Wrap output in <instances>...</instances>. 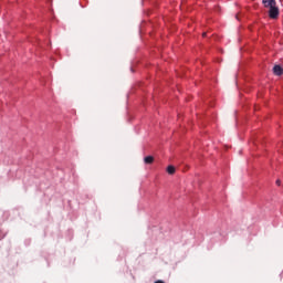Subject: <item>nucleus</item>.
Instances as JSON below:
<instances>
[{"instance_id":"6","label":"nucleus","mask_w":283,"mask_h":283,"mask_svg":"<svg viewBox=\"0 0 283 283\" xmlns=\"http://www.w3.org/2000/svg\"><path fill=\"white\" fill-rule=\"evenodd\" d=\"M276 185H277V187H280V185H282V181L280 179H277Z\"/></svg>"},{"instance_id":"5","label":"nucleus","mask_w":283,"mask_h":283,"mask_svg":"<svg viewBox=\"0 0 283 283\" xmlns=\"http://www.w3.org/2000/svg\"><path fill=\"white\" fill-rule=\"evenodd\" d=\"M167 174H169L170 176H174V174H176V167L168 166L167 167Z\"/></svg>"},{"instance_id":"7","label":"nucleus","mask_w":283,"mask_h":283,"mask_svg":"<svg viewBox=\"0 0 283 283\" xmlns=\"http://www.w3.org/2000/svg\"><path fill=\"white\" fill-rule=\"evenodd\" d=\"M202 36H207V33H203Z\"/></svg>"},{"instance_id":"4","label":"nucleus","mask_w":283,"mask_h":283,"mask_svg":"<svg viewBox=\"0 0 283 283\" xmlns=\"http://www.w3.org/2000/svg\"><path fill=\"white\" fill-rule=\"evenodd\" d=\"M145 165H153L154 164V156H147L144 158Z\"/></svg>"},{"instance_id":"1","label":"nucleus","mask_w":283,"mask_h":283,"mask_svg":"<svg viewBox=\"0 0 283 283\" xmlns=\"http://www.w3.org/2000/svg\"><path fill=\"white\" fill-rule=\"evenodd\" d=\"M269 17L270 19H277L280 17V8L272 7V9L269 10Z\"/></svg>"},{"instance_id":"2","label":"nucleus","mask_w":283,"mask_h":283,"mask_svg":"<svg viewBox=\"0 0 283 283\" xmlns=\"http://www.w3.org/2000/svg\"><path fill=\"white\" fill-rule=\"evenodd\" d=\"M262 3L264 8H269L270 10L277 6V2L275 0H263Z\"/></svg>"},{"instance_id":"3","label":"nucleus","mask_w":283,"mask_h":283,"mask_svg":"<svg viewBox=\"0 0 283 283\" xmlns=\"http://www.w3.org/2000/svg\"><path fill=\"white\" fill-rule=\"evenodd\" d=\"M273 74H275V76H282V74H283V69H282V66H280V65H274L273 66Z\"/></svg>"}]
</instances>
